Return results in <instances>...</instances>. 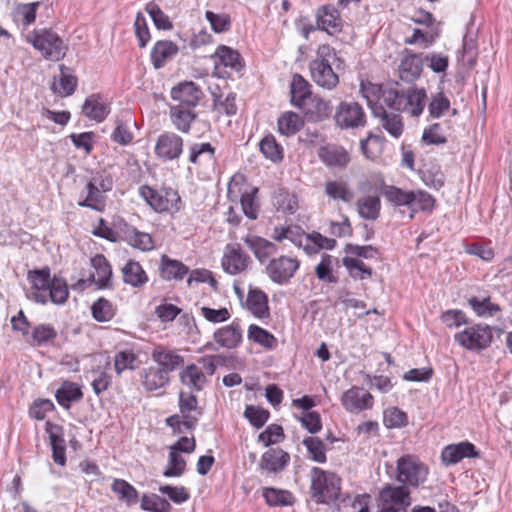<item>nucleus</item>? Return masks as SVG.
I'll return each mask as SVG.
<instances>
[{"label": "nucleus", "instance_id": "f257e3e1", "mask_svg": "<svg viewBox=\"0 0 512 512\" xmlns=\"http://www.w3.org/2000/svg\"><path fill=\"white\" fill-rule=\"evenodd\" d=\"M398 83L380 87L383 102L387 107L396 111H406L413 117L422 114L425 107L426 91L424 88L410 87L406 91L397 88Z\"/></svg>", "mask_w": 512, "mask_h": 512}, {"label": "nucleus", "instance_id": "f03ea898", "mask_svg": "<svg viewBox=\"0 0 512 512\" xmlns=\"http://www.w3.org/2000/svg\"><path fill=\"white\" fill-rule=\"evenodd\" d=\"M339 61L335 50L327 45H320L316 57L309 63L312 80L320 87L332 90L339 83V76L333 70L332 64Z\"/></svg>", "mask_w": 512, "mask_h": 512}, {"label": "nucleus", "instance_id": "7ed1b4c3", "mask_svg": "<svg viewBox=\"0 0 512 512\" xmlns=\"http://www.w3.org/2000/svg\"><path fill=\"white\" fill-rule=\"evenodd\" d=\"M310 493L318 504H330L340 497L341 478L334 472L313 467L310 472Z\"/></svg>", "mask_w": 512, "mask_h": 512}, {"label": "nucleus", "instance_id": "20e7f679", "mask_svg": "<svg viewBox=\"0 0 512 512\" xmlns=\"http://www.w3.org/2000/svg\"><path fill=\"white\" fill-rule=\"evenodd\" d=\"M26 41L31 44L42 57L49 61L63 59L67 52V46L61 37L51 28H38L26 35Z\"/></svg>", "mask_w": 512, "mask_h": 512}, {"label": "nucleus", "instance_id": "39448f33", "mask_svg": "<svg viewBox=\"0 0 512 512\" xmlns=\"http://www.w3.org/2000/svg\"><path fill=\"white\" fill-rule=\"evenodd\" d=\"M139 195L156 213L173 215L182 208L178 191L170 187L154 189L148 185H142L139 187Z\"/></svg>", "mask_w": 512, "mask_h": 512}, {"label": "nucleus", "instance_id": "423d86ee", "mask_svg": "<svg viewBox=\"0 0 512 512\" xmlns=\"http://www.w3.org/2000/svg\"><path fill=\"white\" fill-rule=\"evenodd\" d=\"M428 474V467L415 456L404 455L397 461V480L406 486L418 487Z\"/></svg>", "mask_w": 512, "mask_h": 512}, {"label": "nucleus", "instance_id": "0eeeda50", "mask_svg": "<svg viewBox=\"0 0 512 512\" xmlns=\"http://www.w3.org/2000/svg\"><path fill=\"white\" fill-rule=\"evenodd\" d=\"M454 340L467 350L480 351L490 346L493 333L489 325L478 323L456 333Z\"/></svg>", "mask_w": 512, "mask_h": 512}, {"label": "nucleus", "instance_id": "6e6552de", "mask_svg": "<svg viewBox=\"0 0 512 512\" xmlns=\"http://www.w3.org/2000/svg\"><path fill=\"white\" fill-rule=\"evenodd\" d=\"M300 267L297 257L280 255L273 257L266 265L265 272L269 279L278 285H286Z\"/></svg>", "mask_w": 512, "mask_h": 512}, {"label": "nucleus", "instance_id": "1a4fd4ad", "mask_svg": "<svg viewBox=\"0 0 512 512\" xmlns=\"http://www.w3.org/2000/svg\"><path fill=\"white\" fill-rule=\"evenodd\" d=\"M335 121L341 128H358L366 124V115L357 102H341L335 113Z\"/></svg>", "mask_w": 512, "mask_h": 512}, {"label": "nucleus", "instance_id": "9d476101", "mask_svg": "<svg viewBox=\"0 0 512 512\" xmlns=\"http://www.w3.org/2000/svg\"><path fill=\"white\" fill-rule=\"evenodd\" d=\"M251 260L239 244H228L222 257L223 270L231 275L239 274L247 269Z\"/></svg>", "mask_w": 512, "mask_h": 512}, {"label": "nucleus", "instance_id": "9b49d317", "mask_svg": "<svg viewBox=\"0 0 512 512\" xmlns=\"http://www.w3.org/2000/svg\"><path fill=\"white\" fill-rule=\"evenodd\" d=\"M317 156L328 168L345 169L351 160L349 152L343 146L334 143L320 146Z\"/></svg>", "mask_w": 512, "mask_h": 512}, {"label": "nucleus", "instance_id": "f8f14e48", "mask_svg": "<svg viewBox=\"0 0 512 512\" xmlns=\"http://www.w3.org/2000/svg\"><path fill=\"white\" fill-rule=\"evenodd\" d=\"M183 151V139L173 133L161 134L155 145V154L159 159L174 160L180 157Z\"/></svg>", "mask_w": 512, "mask_h": 512}, {"label": "nucleus", "instance_id": "ddd939ff", "mask_svg": "<svg viewBox=\"0 0 512 512\" xmlns=\"http://www.w3.org/2000/svg\"><path fill=\"white\" fill-rule=\"evenodd\" d=\"M341 403L348 412L359 413L372 408L373 396L363 388L352 386L343 393Z\"/></svg>", "mask_w": 512, "mask_h": 512}, {"label": "nucleus", "instance_id": "4468645a", "mask_svg": "<svg viewBox=\"0 0 512 512\" xmlns=\"http://www.w3.org/2000/svg\"><path fill=\"white\" fill-rule=\"evenodd\" d=\"M380 496L386 505H391L387 508L388 511H405L411 505L410 491L404 484L400 486L387 485L381 490Z\"/></svg>", "mask_w": 512, "mask_h": 512}, {"label": "nucleus", "instance_id": "2eb2a0df", "mask_svg": "<svg viewBox=\"0 0 512 512\" xmlns=\"http://www.w3.org/2000/svg\"><path fill=\"white\" fill-rule=\"evenodd\" d=\"M477 457H479V451L468 441L447 445L441 452V460L446 466L455 465L464 458Z\"/></svg>", "mask_w": 512, "mask_h": 512}, {"label": "nucleus", "instance_id": "dca6fc26", "mask_svg": "<svg viewBox=\"0 0 512 512\" xmlns=\"http://www.w3.org/2000/svg\"><path fill=\"white\" fill-rule=\"evenodd\" d=\"M211 58L214 60L215 74L218 77H224V75L219 71V67L221 65L236 72H239L244 66L238 51L226 45L218 46L215 52L211 55Z\"/></svg>", "mask_w": 512, "mask_h": 512}, {"label": "nucleus", "instance_id": "f3484780", "mask_svg": "<svg viewBox=\"0 0 512 512\" xmlns=\"http://www.w3.org/2000/svg\"><path fill=\"white\" fill-rule=\"evenodd\" d=\"M244 243L261 264L268 263L278 252L275 243L257 235H247L244 238Z\"/></svg>", "mask_w": 512, "mask_h": 512}, {"label": "nucleus", "instance_id": "a211bd4d", "mask_svg": "<svg viewBox=\"0 0 512 512\" xmlns=\"http://www.w3.org/2000/svg\"><path fill=\"white\" fill-rule=\"evenodd\" d=\"M290 462V455L280 448H270L261 456L259 468L266 473L277 474Z\"/></svg>", "mask_w": 512, "mask_h": 512}, {"label": "nucleus", "instance_id": "6ab92c4d", "mask_svg": "<svg viewBox=\"0 0 512 512\" xmlns=\"http://www.w3.org/2000/svg\"><path fill=\"white\" fill-rule=\"evenodd\" d=\"M299 109L306 115L309 121H322L333 112L330 101L324 100L318 95H312Z\"/></svg>", "mask_w": 512, "mask_h": 512}, {"label": "nucleus", "instance_id": "aec40b11", "mask_svg": "<svg viewBox=\"0 0 512 512\" xmlns=\"http://www.w3.org/2000/svg\"><path fill=\"white\" fill-rule=\"evenodd\" d=\"M317 26L329 35L342 31L343 21L339 11L332 5H324L317 11Z\"/></svg>", "mask_w": 512, "mask_h": 512}, {"label": "nucleus", "instance_id": "412c9836", "mask_svg": "<svg viewBox=\"0 0 512 512\" xmlns=\"http://www.w3.org/2000/svg\"><path fill=\"white\" fill-rule=\"evenodd\" d=\"M242 329L238 320L223 326L214 332V341L222 348L234 349L242 342Z\"/></svg>", "mask_w": 512, "mask_h": 512}, {"label": "nucleus", "instance_id": "4be33fe9", "mask_svg": "<svg viewBox=\"0 0 512 512\" xmlns=\"http://www.w3.org/2000/svg\"><path fill=\"white\" fill-rule=\"evenodd\" d=\"M45 431L49 435L54 462L60 466H64L66 464V444L63 438V428L57 424L47 421L45 424Z\"/></svg>", "mask_w": 512, "mask_h": 512}, {"label": "nucleus", "instance_id": "5701e85b", "mask_svg": "<svg viewBox=\"0 0 512 512\" xmlns=\"http://www.w3.org/2000/svg\"><path fill=\"white\" fill-rule=\"evenodd\" d=\"M197 404V397L192 393H179V409L185 430L194 429L198 423V416L201 412L198 410Z\"/></svg>", "mask_w": 512, "mask_h": 512}, {"label": "nucleus", "instance_id": "b1692460", "mask_svg": "<svg viewBox=\"0 0 512 512\" xmlns=\"http://www.w3.org/2000/svg\"><path fill=\"white\" fill-rule=\"evenodd\" d=\"M151 358L168 376L184 364V358L180 354L163 346H156L151 353Z\"/></svg>", "mask_w": 512, "mask_h": 512}, {"label": "nucleus", "instance_id": "393cba45", "mask_svg": "<svg viewBox=\"0 0 512 512\" xmlns=\"http://www.w3.org/2000/svg\"><path fill=\"white\" fill-rule=\"evenodd\" d=\"M201 96L202 91L191 81L180 83L171 90L172 99L178 101V105H184V107L188 108L196 107Z\"/></svg>", "mask_w": 512, "mask_h": 512}, {"label": "nucleus", "instance_id": "a878e982", "mask_svg": "<svg viewBox=\"0 0 512 512\" xmlns=\"http://www.w3.org/2000/svg\"><path fill=\"white\" fill-rule=\"evenodd\" d=\"M82 112L90 120L100 123L110 113V107L99 94H92L86 98Z\"/></svg>", "mask_w": 512, "mask_h": 512}, {"label": "nucleus", "instance_id": "bb28decb", "mask_svg": "<svg viewBox=\"0 0 512 512\" xmlns=\"http://www.w3.org/2000/svg\"><path fill=\"white\" fill-rule=\"evenodd\" d=\"M422 68V58L417 54H409L400 62L398 67L399 77L404 82L413 83L420 77Z\"/></svg>", "mask_w": 512, "mask_h": 512}, {"label": "nucleus", "instance_id": "cd10ccee", "mask_svg": "<svg viewBox=\"0 0 512 512\" xmlns=\"http://www.w3.org/2000/svg\"><path fill=\"white\" fill-rule=\"evenodd\" d=\"M178 46L170 40H159L151 50V61L155 69L162 68L165 63L177 55Z\"/></svg>", "mask_w": 512, "mask_h": 512}, {"label": "nucleus", "instance_id": "c85d7f7f", "mask_svg": "<svg viewBox=\"0 0 512 512\" xmlns=\"http://www.w3.org/2000/svg\"><path fill=\"white\" fill-rule=\"evenodd\" d=\"M170 381V377L163 369L157 366H149L141 372V383L146 391L152 392L165 387Z\"/></svg>", "mask_w": 512, "mask_h": 512}, {"label": "nucleus", "instance_id": "c756f323", "mask_svg": "<svg viewBox=\"0 0 512 512\" xmlns=\"http://www.w3.org/2000/svg\"><path fill=\"white\" fill-rule=\"evenodd\" d=\"M372 113L380 119L381 126L394 138H399L404 130V124L399 112H387L383 107L373 109Z\"/></svg>", "mask_w": 512, "mask_h": 512}, {"label": "nucleus", "instance_id": "7c9ffc66", "mask_svg": "<svg viewBox=\"0 0 512 512\" xmlns=\"http://www.w3.org/2000/svg\"><path fill=\"white\" fill-rule=\"evenodd\" d=\"M91 265L95 269L96 276L91 275L92 280L99 288H108L111 285L112 268L102 254H97L91 259Z\"/></svg>", "mask_w": 512, "mask_h": 512}, {"label": "nucleus", "instance_id": "2f4dec72", "mask_svg": "<svg viewBox=\"0 0 512 512\" xmlns=\"http://www.w3.org/2000/svg\"><path fill=\"white\" fill-rule=\"evenodd\" d=\"M325 195L333 201L349 203L354 198V192L344 180H329L324 184Z\"/></svg>", "mask_w": 512, "mask_h": 512}, {"label": "nucleus", "instance_id": "473e14b6", "mask_svg": "<svg viewBox=\"0 0 512 512\" xmlns=\"http://www.w3.org/2000/svg\"><path fill=\"white\" fill-rule=\"evenodd\" d=\"M123 281L132 287H142L148 282V276L142 266L134 260H129L121 269Z\"/></svg>", "mask_w": 512, "mask_h": 512}, {"label": "nucleus", "instance_id": "72a5a7b5", "mask_svg": "<svg viewBox=\"0 0 512 512\" xmlns=\"http://www.w3.org/2000/svg\"><path fill=\"white\" fill-rule=\"evenodd\" d=\"M170 117L177 130L182 133H188L191 123L196 119L197 114L193 108L175 105L170 109Z\"/></svg>", "mask_w": 512, "mask_h": 512}, {"label": "nucleus", "instance_id": "f704fd0d", "mask_svg": "<svg viewBox=\"0 0 512 512\" xmlns=\"http://www.w3.org/2000/svg\"><path fill=\"white\" fill-rule=\"evenodd\" d=\"M356 207L361 218L375 221L380 215L381 201L377 195H366L357 200Z\"/></svg>", "mask_w": 512, "mask_h": 512}, {"label": "nucleus", "instance_id": "c9c22d12", "mask_svg": "<svg viewBox=\"0 0 512 512\" xmlns=\"http://www.w3.org/2000/svg\"><path fill=\"white\" fill-rule=\"evenodd\" d=\"M311 86L300 74H294L290 85L291 103L299 108L313 94L310 90Z\"/></svg>", "mask_w": 512, "mask_h": 512}, {"label": "nucleus", "instance_id": "e433bc0d", "mask_svg": "<svg viewBox=\"0 0 512 512\" xmlns=\"http://www.w3.org/2000/svg\"><path fill=\"white\" fill-rule=\"evenodd\" d=\"M55 397L60 406L69 409L72 402L82 399L83 393L76 383L65 381L56 390Z\"/></svg>", "mask_w": 512, "mask_h": 512}, {"label": "nucleus", "instance_id": "4c0bfd02", "mask_svg": "<svg viewBox=\"0 0 512 512\" xmlns=\"http://www.w3.org/2000/svg\"><path fill=\"white\" fill-rule=\"evenodd\" d=\"M246 306L247 309L258 318L269 316L268 297L259 289L249 291Z\"/></svg>", "mask_w": 512, "mask_h": 512}, {"label": "nucleus", "instance_id": "58836bf2", "mask_svg": "<svg viewBox=\"0 0 512 512\" xmlns=\"http://www.w3.org/2000/svg\"><path fill=\"white\" fill-rule=\"evenodd\" d=\"M186 265L178 260L170 259L167 255L161 258L160 276L165 280H181L188 273Z\"/></svg>", "mask_w": 512, "mask_h": 512}, {"label": "nucleus", "instance_id": "ea45409f", "mask_svg": "<svg viewBox=\"0 0 512 512\" xmlns=\"http://www.w3.org/2000/svg\"><path fill=\"white\" fill-rule=\"evenodd\" d=\"M215 161V147L208 142L194 143L189 147V162L203 165Z\"/></svg>", "mask_w": 512, "mask_h": 512}, {"label": "nucleus", "instance_id": "a19ab883", "mask_svg": "<svg viewBox=\"0 0 512 512\" xmlns=\"http://www.w3.org/2000/svg\"><path fill=\"white\" fill-rule=\"evenodd\" d=\"M87 196L84 200L80 201L78 205L80 207H87L92 210L102 212L106 206V196L98 186L94 183L87 182L86 184Z\"/></svg>", "mask_w": 512, "mask_h": 512}, {"label": "nucleus", "instance_id": "79ce46f5", "mask_svg": "<svg viewBox=\"0 0 512 512\" xmlns=\"http://www.w3.org/2000/svg\"><path fill=\"white\" fill-rule=\"evenodd\" d=\"M467 303L473 312L481 318L492 317L501 310L498 304L490 301L489 296L483 298L472 296L468 298Z\"/></svg>", "mask_w": 512, "mask_h": 512}, {"label": "nucleus", "instance_id": "37998d69", "mask_svg": "<svg viewBox=\"0 0 512 512\" xmlns=\"http://www.w3.org/2000/svg\"><path fill=\"white\" fill-rule=\"evenodd\" d=\"M180 380L182 384L196 391H200L206 383L204 373L195 364L188 365L180 372Z\"/></svg>", "mask_w": 512, "mask_h": 512}, {"label": "nucleus", "instance_id": "c03bdc74", "mask_svg": "<svg viewBox=\"0 0 512 512\" xmlns=\"http://www.w3.org/2000/svg\"><path fill=\"white\" fill-rule=\"evenodd\" d=\"M337 242L333 238L323 236L319 232H312L311 234L305 235L304 250L308 254L317 253L322 249L332 250L336 246Z\"/></svg>", "mask_w": 512, "mask_h": 512}, {"label": "nucleus", "instance_id": "a18cd8bd", "mask_svg": "<svg viewBox=\"0 0 512 512\" xmlns=\"http://www.w3.org/2000/svg\"><path fill=\"white\" fill-rule=\"evenodd\" d=\"M111 490L118 495V499L121 502L126 503L128 506L138 502V491L123 479H114L111 484Z\"/></svg>", "mask_w": 512, "mask_h": 512}, {"label": "nucleus", "instance_id": "49530a36", "mask_svg": "<svg viewBox=\"0 0 512 512\" xmlns=\"http://www.w3.org/2000/svg\"><path fill=\"white\" fill-rule=\"evenodd\" d=\"M247 336L249 340L269 350L275 349L278 344L276 337L272 333L255 324H251L248 327Z\"/></svg>", "mask_w": 512, "mask_h": 512}, {"label": "nucleus", "instance_id": "de8ad7c7", "mask_svg": "<svg viewBox=\"0 0 512 512\" xmlns=\"http://www.w3.org/2000/svg\"><path fill=\"white\" fill-rule=\"evenodd\" d=\"M278 131L285 136L296 134L304 122L303 119L295 112L289 111L283 113L278 119Z\"/></svg>", "mask_w": 512, "mask_h": 512}, {"label": "nucleus", "instance_id": "09e8293b", "mask_svg": "<svg viewBox=\"0 0 512 512\" xmlns=\"http://www.w3.org/2000/svg\"><path fill=\"white\" fill-rule=\"evenodd\" d=\"M259 148L266 159H269L274 163L281 162L283 160V148L277 143L272 134H268L262 138L259 142Z\"/></svg>", "mask_w": 512, "mask_h": 512}, {"label": "nucleus", "instance_id": "8fccbe9b", "mask_svg": "<svg viewBox=\"0 0 512 512\" xmlns=\"http://www.w3.org/2000/svg\"><path fill=\"white\" fill-rule=\"evenodd\" d=\"M263 497L269 506H289L294 502L291 492L273 487L264 488Z\"/></svg>", "mask_w": 512, "mask_h": 512}, {"label": "nucleus", "instance_id": "3c124183", "mask_svg": "<svg viewBox=\"0 0 512 512\" xmlns=\"http://www.w3.org/2000/svg\"><path fill=\"white\" fill-rule=\"evenodd\" d=\"M410 195L411 204H409L408 207L411 210L410 218H413L414 213L418 210L431 211L433 209L435 200L428 192L423 190H415L410 191Z\"/></svg>", "mask_w": 512, "mask_h": 512}, {"label": "nucleus", "instance_id": "603ef678", "mask_svg": "<svg viewBox=\"0 0 512 512\" xmlns=\"http://www.w3.org/2000/svg\"><path fill=\"white\" fill-rule=\"evenodd\" d=\"M273 204L277 210L286 214H294L298 209V200L294 194L286 190H278L273 197Z\"/></svg>", "mask_w": 512, "mask_h": 512}, {"label": "nucleus", "instance_id": "864d4df0", "mask_svg": "<svg viewBox=\"0 0 512 512\" xmlns=\"http://www.w3.org/2000/svg\"><path fill=\"white\" fill-rule=\"evenodd\" d=\"M57 337V331L50 324H40L33 328L30 338L27 341L31 345L40 346L44 343L54 340Z\"/></svg>", "mask_w": 512, "mask_h": 512}, {"label": "nucleus", "instance_id": "5fc2aeb1", "mask_svg": "<svg viewBox=\"0 0 512 512\" xmlns=\"http://www.w3.org/2000/svg\"><path fill=\"white\" fill-rule=\"evenodd\" d=\"M383 147V138L372 133H369L368 136L361 140L360 149L363 155L370 160H374L382 152Z\"/></svg>", "mask_w": 512, "mask_h": 512}, {"label": "nucleus", "instance_id": "6e6d98bb", "mask_svg": "<svg viewBox=\"0 0 512 512\" xmlns=\"http://www.w3.org/2000/svg\"><path fill=\"white\" fill-rule=\"evenodd\" d=\"M141 509L148 512H170L172 506L167 499L159 495L144 494L141 498Z\"/></svg>", "mask_w": 512, "mask_h": 512}, {"label": "nucleus", "instance_id": "4d7b16f0", "mask_svg": "<svg viewBox=\"0 0 512 512\" xmlns=\"http://www.w3.org/2000/svg\"><path fill=\"white\" fill-rule=\"evenodd\" d=\"M92 316L98 322H107L115 315L113 304L105 299L99 298L91 306Z\"/></svg>", "mask_w": 512, "mask_h": 512}, {"label": "nucleus", "instance_id": "13d9d810", "mask_svg": "<svg viewBox=\"0 0 512 512\" xmlns=\"http://www.w3.org/2000/svg\"><path fill=\"white\" fill-rule=\"evenodd\" d=\"M450 109V100L443 92L431 95L428 112L432 118H440Z\"/></svg>", "mask_w": 512, "mask_h": 512}, {"label": "nucleus", "instance_id": "bf43d9fd", "mask_svg": "<svg viewBox=\"0 0 512 512\" xmlns=\"http://www.w3.org/2000/svg\"><path fill=\"white\" fill-rule=\"evenodd\" d=\"M50 300L55 304H63L66 302L69 290L64 279L54 276L47 290Z\"/></svg>", "mask_w": 512, "mask_h": 512}, {"label": "nucleus", "instance_id": "052dcab7", "mask_svg": "<svg viewBox=\"0 0 512 512\" xmlns=\"http://www.w3.org/2000/svg\"><path fill=\"white\" fill-rule=\"evenodd\" d=\"M186 461L185 459L173 450H170L168 455L167 467L163 472L165 477H180L185 472Z\"/></svg>", "mask_w": 512, "mask_h": 512}, {"label": "nucleus", "instance_id": "680f3d73", "mask_svg": "<svg viewBox=\"0 0 512 512\" xmlns=\"http://www.w3.org/2000/svg\"><path fill=\"white\" fill-rule=\"evenodd\" d=\"M304 446L307 448L308 453L311 456V459L318 463H325L326 451L325 445L323 441L318 437H306L303 440Z\"/></svg>", "mask_w": 512, "mask_h": 512}, {"label": "nucleus", "instance_id": "e2e57ef3", "mask_svg": "<svg viewBox=\"0 0 512 512\" xmlns=\"http://www.w3.org/2000/svg\"><path fill=\"white\" fill-rule=\"evenodd\" d=\"M145 11L149 14L154 25L158 29H172L173 25L169 17L160 9V7L156 3L149 2L145 7Z\"/></svg>", "mask_w": 512, "mask_h": 512}, {"label": "nucleus", "instance_id": "0e129e2a", "mask_svg": "<svg viewBox=\"0 0 512 512\" xmlns=\"http://www.w3.org/2000/svg\"><path fill=\"white\" fill-rule=\"evenodd\" d=\"M383 194L385 198L395 206H407L411 204L410 191L402 190L396 186H385Z\"/></svg>", "mask_w": 512, "mask_h": 512}, {"label": "nucleus", "instance_id": "69168bd1", "mask_svg": "<svg viewBox=\"0 0 512 512\" xmlns=\"http://www.w3.org/2000/svg\"><path fill=\"white\" fill-rule=\"evenodd\" d=\"M258 192V188L254 187L249 192H245L241 196V207L244 214L255 220L258 217L259 205L256 201V194Z\"/></svg>", "mask_w": 512, "mask_h": 512}, {"label": "nucleus", "instance_id": "338daca9", "mask_svg": "<svg viewBox=\"0 0 512 512\" xmlns=\"http://www.w3.org/2000/svg\"><path fill=\"white\" fill-rule=\"evenodd\" d=\"M137 356L128 350L119 351L114 357V368L117 375H120L124 370H134L136 368Z\"/></svg>", "mask_w": 512, "mask_h": 512}, {"label": "nucleus", "instance_id": "774afa93", "mask_svg": "<svg viewBox=\"0 0 512 512\" xmlns=\"http://www.w3.org/2000/svg\"><path fill=\"white\" fill-rule=\"evenodd\" d=\"M205 18L210 23L211 28L215 33L226 32L231 27V18L228 14H217L212 11H206Z\"/></svg>", "mask_w": 512, "mask_h": 512}]
</instances>
